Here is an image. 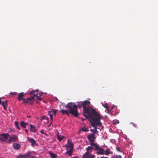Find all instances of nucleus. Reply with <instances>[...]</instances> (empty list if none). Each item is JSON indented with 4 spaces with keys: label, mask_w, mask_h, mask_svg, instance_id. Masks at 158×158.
<instances>
[{
    "label": "nucleus",
    "mask_w": 158,
    "mask_h": 158,
    "mask_svg": "<svg viewBox=\"0 0 158 158\" xmlns=\"http://www.w3.org/2000/svg\"><path fill=\"white\" fill-rule=\"evenodd\" d=\"M78 104L76 105L75 103L73 102H69L65 106V107L68 109L69 113L75 117H77L79 113L77 111V108H81L83 107V114L86 118H92V117L98 115L99 113L95 110L90 106L86 107V106L90 104V102L89 101L85 100L84 102H77Z\"/></svg>",
    "instance_id": "nucleus-1"
},
{
    "label": "nucleus",
    "mask_w": 158,
    "mask_h": 158,
    "mask_svg": "<svg viewBox=\"0 0 158 158\" xmlns=\"http://www.w3.org/2000/svg\"><path fill=\"white\" fill-rule=\"evenodd\" d=\"M102 118L100 114L98 115L92 117V118H88L89 119L90 122L91 126L94 128V129H91L90 131L93 132V134H98V131H97L96 127L97 126H102V124L101 122L100 121V120Z\"/></svg>",
    "instance_id": "nucleus-2"
},
{
    "label": "nucleus",
    "mask_w": 158,
    "mask_h": 158,
    "mask_svg": "<svg viewBox=\"0 0 158 158\" xmlns=\"http://www.w3.org/2000/svg\"><path fill=\"white\" fill-rule=\"evenodd\" d=\"M33 153H35V152L34 151H28L23 155L19 154L16 157L17 158H28L29 157L30 158H36V156H32Z\"/></svg>",
    "instance_id": "nucleus-3"
},
{
    "label": "nucleus",
    "mask_w": 158,
    "mask_h": 158,
    "mask_svg": "<svg viewBox=\"0 0 158 158\" xmlns=\"http://www.w3.org/2000/svg\"><path fill=\"white\" fill-rule=\"evenodd\" d=\"M87 138L90 142V145L91 146H94L97 144V143H94L96 137L94 134H89L87 136Z\"/></svg>",
    "instance_id": "nucleus-4"
},
{
    "label": "nucleus",
    "mask_w": 158,
    "mask_h": 158,
    "mask_svg": "<svg viewBox=\"0 0 158 158\" xmlns=\"http://www.w3.org/2000/svg\"><path fill=\"white\" fill-rule=\"evenodd\" d=\"M93 147H95V150L97 151L96 154L98 155L99 154L102 155L104 154V149L99 147V145L97 144Z\"/></svg>",
    "instance_id": "nucleus-5"
},
{
    "label": "nucleus",
    "mask_w": 158,
    "mask_h": 158,
    "mask_svg": "<svg viewBox=\"0 0 158 158\" xmlns=\"http://www.w3.org/2000/svg\"><path fill=\"white\" fill-rule=\"evenodd\" d=\"M9 135L6 133H2L0 135V141L2 142L6 141L8 139Z\"/></svg>",
    "instance_id": "nucleus-6"
},
{
    "label": "nucleus",
    "mask_w": 158,
    "mask_h": 158,
    "mask_svg": "<svg viewBox=\"0 0 158 158\" xmlns=\"http://www.w3.org/2000/svg\"><path fill=\"white\" fill-rule=\"evenodd\" d=\"M18 141V137L16 135H13L7 141V142L8 143H10L11 142H14Z\"/></svg>",
    "instance_id": "nucleus-7"
},
{
    "label": "nucleus",
    "mask_w": 158,
    "mask_h": 158,
    "mask_svg": "<svg viewBox=\"0 0 158 158\" xmlns=\"http://www.w3.org/2000/svg\"><path fill=\"white\" fill-rule=\"evenodd\" d=\"M95 156L94 155H92L90 153L86 152L83 154L82 158H94Z\"/></svg>",
    "instance_id": "nucleus-8"
},
{
    "label": "nucleus",
    "mask_w": 158,
    "mask_h": 158,
    "mask_svg": "<svg viewBox=\"0 0 158 158\" xmlns=\"http://www.w3.org/2000/svg\"><path fill=\"white\" fill-rule=\"evenodd\" d=\"M68 148H72L73 149V144L71 142V141H70L69 140H68L67 141V144L63 146Z\"/></svg>",
    "instance_id": "nucleus-9"
},
{
    "label": "nucleus",
    "mask_w": 158,
    "mask_h": 158,
    "mask_svg": "<svg viewBox=\"0 0 158 158\" xmlns=\"http://www.w3.org/2000/svg\"><path fill=\"white\" fill-rule=\"evenodd\" d=\"M27 140L29 141V142L31 143V146L32 147H34L36 145V142L33 138H30L29 137H27Z\"/></svg>",
    "instance_id": "nucleus-10"
},
{
    "label": "nucleus",
    "mask_w": 158,
    "mask_h": 158,
    "mask_svg": "<svg viewBox=\"0 0 158 158\" xmlns=\"http://www.w3.org/2000/svg\"><path fill=\"white\" fill-rule=\"evenodd\" d=\"M66 149L67 151L64 154L69 156H71L73 153V149L66 148Z\"/></svg>",
    "instance_id": "nucleus-11"
},
{
    "label": "nucleus",
    "mask_w": 158,
    "mask_h": 158,
    "mask_svg": "<svg viewBox=\"0 0 158 158\" xmlns=\"http://www.w3.org/2000/svg\"><path fill=\"white\" fill-rule=\"evenodd\" d=\"M13 147L14 149L18 150L20 149L21 146L20 144L15 143L13 144Z\"/></svg>",
    "instance_id": "nucleus-12"
},
{
    "label": "nucleus",
    "mask_w": 158,
    "mask_h": 158,
    "mask_svg": "<svg viewBox=\"0 0 158 158\" xmlns=\"http://www.w3.org/2000/svg\"><path fill=\"white\" fill-rule=\"evenodd\" d=\"M85 149L86 150H87V152H86L90 153L92 152L93 149L95 150V147L91 146H88V147L86 148Z\"/></svg>",
    "instance_id": "nucleus-13"
},
{
    "label": "nucleus",
    "mask_w": 158,
    "mask_h": 158,
    "mask_svg": "<svg viewBox=\"0 0 158 158\" xmlns=\"http://www.w3.org/2000/svg\"><path fill=\"white\" fill-rule=\"evenodd\" d=\"M68 110H60V112L62 114H67L68 116H69V113H69V109Z\"/></svg>",
    "instance_id": "nucleus-14"
},
{
    "label": "nucleus",
    "mask_w": 158,
    "mask_h": 158,
    "mask_svg": "<svg viewBox=\"0 0 158 158\" xmlns=\"http://www.w3.org/2000/svg\"><path fill=\"white\" fill-rule=\"evenodd\" d=\"M30 130L31 131L35 132L36 131V129L35 127V126H33L31 124L30 125Z\"/></svg>",
    "instance_id": "nucleus-15"
},
{
    "label": "nucleus",
    "mask_w": 158,
    "mask_h": 158,
    "mask_svg": "<svg viewBox=\"0 0 158 158\" xmlns=\"http://www.w3.org/2000/svg\"><path fill=\"white\" fill-rule=\"evenodd\" d=\"M38 90L36 89L35 90H32L30 92V94L33 95L34 96H36L38 94Z\"/></svg>",
    "instance_id": "nucleus-16"
},
{
    "label": "nucleus",
    "mask_w": 158,
    "mask_h": 158,
    "mask_svg": "<svg viewBox=\"0 0 158 158\" xmlns=\"http://www.w3.org/2000/svg\"><path fill=\"white\" fill-rule=\"evenodd\" d=\"M24 95L23 92L19 93L18 95V98L19 101H20L22 100H23V97Z\"/></svg>",
    "instance_id": "nucleus-17"
},
{
    "label": "nucleus",
    "mask_w": 158,
    "mask_h": 158,
    "mask_svg": "<svg viewBox=\"0 0 158 158\" xmlns=\"http://www.w3.org/2000/svg\"><path fill=\"white\" fill-rule=\"evenodd\" d=\"M48 153L51 156L50 158H57L56 154L52 153L50 151H48Z\"/></svg>",
    "instance_id": "nucleus-18"
},
{
    "label": "nucleus",
    "mask_w": 158,
    "mask_h": 158,
    "mask_svg": "<svg viewBox=\"0 0 158 158\" xmlns=\"http://www.w3.org/2000/svg\"><path fill=\"white\" fill-rule=\"evenodd\" d=\"M28 124V123H25L23 121H22L20 123V125L21 127L25 128L26 127V125Z\"/></svg>",
    "instance_id": "nucleus-19"
},
{
    "label": "nucleus",
    "mask_w": 158,
    "mask_h": 158,
    "mask_svg": "<svg viewBox=\"0 0 158 158\" xmlns=\"http://www.w3.org/2000/svg\"><path fill=\"white\" fill-rule=\"evenodd\" d=\"M41 120H44L45 121L44 122V123H48V118L45 116H42V118H41Z\"/></svg>",
    "instance_id": "nucleus-20"
},
{
    "label": "nucleus",
    "mask_w": 158,
    "mask_h": 158,
    "mask_svg": "<svg viewBox=\"0 0 158 158\" xmlns=\"http://www.w3.org/2000/svg\"><path fill=\"white\" fill-rule=\"evenodd\" d=\"M112 153V152L110 151V149H107L106 150L104 151V154L108 155L109 154H111Z\"/></svg>",
    "instance_id": "nucleus-21"
},
{
    "label": "nucleus",
    "mask_w": 158,
    "mask_h": 158,
    "mask_svg": "<svg viewBox=\"0 0 158 158\" xmlns=\"http://www.w3.org/2000/svg\"><path fill=\"white\" fill-rule=\"evenodd\" d=\"M59 133H58L57 135V139L59 141H61L62 140L63 138H64V137L62 135H59Z\"/></svg>",
    "instance_id": "nucleus-22"
},
{
    "label": "nucleus",
    "mask_w": 158,
    "mask_h": 158,
    "mask_svg": "<svg viewBox=\"0 0 158 158\" xmlns=\"http://www.w3.org/2000/svg\"><path fill=\"white\" fill-rule=\"evenodd\" d=\"M30 99V98H27L26 99H23V100L24 103H28L30 101H31Z\"/></svg>",
    "instance_id": "nucleus-23"
},
{
    "label": "nucleus",
    "mask_w": 158,
    "mask_h": 158,
    "mask_svg": "<svg viewBox=\"0 0 158 158\" xmlns=\"http://www.w3.org/2000/svg\"><path fill=\"white\" fill-rule=\"evenodd\" d=\"M1 104H2V106L3 107L4 109L5 110H6V106H7V105L6 104V103H5L4 102H2Z\"/></svg>",
    "instance_id": "nucleus-24"
},
{
    "label": "nucleus",
    "mask_w": 158,
    "mask_h": 158,
    "mask_svg": "<svg viewBox=\"0 0 158 158\" xmlns=\"http://www.w3.org/2000/svg\"><path fill=\"white\" fill-rule=\"evenodd\" d=\"M81 130L84 132H87L88 131V129L84 127L81 128Z\"/></svg>",
    "instance_id": "nucleus-25"
},
{
    "label": "nucleus",
    "mask_w": 158,
    "mask_h": 158,
    "mask_svg": "<svg viewBox=\"0 0 158 158\" xmlns=\"http://www.w3.org/2000/svg\"><path fill=\"white\" fill-rule=\"evenodd\" d=\"M48 114L50 116V118L52 121L53 120V114H52V113H51V112L50 111L48 112Z\"/></svg>",
    "instance_id": "nucleus-26"
},
{
    "label": "nucleus",
    "mask_w": 158,
    "mask_h": 158,
    "mask_svg": "<svg viewBox=\"0 0 158 158\" xmlns=\"http://www.w3.org/2000/svg\"><path fill=\"white\" fill-rule=\"evenodd\" d=\"M15 127L18 129H20V127L19 125V123L18 122H15Z\"/></svg>",
    "instance_id": "nucleus-27"
},
{
    "label": "nucleus",
    "mask_w": 158,
    "mask_h": 158,
    "mask_svg": "<svg viewBox=\"0 0 158 158\" xmlns=\"http://www.w3.org/2000/svg\"><path fill=\"white\" fill-rule=\"evenodd\" d=\"M102 106L106 109H108V106L107 103H106L105 104H102Z\"/></svg>",
    "instance_id": "nucleus-28"
},
{
    "label": "nucleus",
    "mask_w": 158,
    "mask_h": 158,
    "mask_svg": "<svg viewBox=\"0 0 158 158\" xmlns=\"http://www.w3.org/2000/svg\"><path fill=\"white\" fill-rule=\"evenodd\" d=\"M113 158H122L121 156L119 155H116L112 156Z\"/></svg>",
    "instance_id": "nucleus-29"
},
{
    "label": "nucleus",
    "mask_w": 158,
    "mask_h": 158,
    "mask_svg": "<svg viewBox=\"0 0 158 158\" xmlns=\"http://www.w3.org/2000/svg\"><path fill=\"white\" fill-rule=\"evenodd\" d=\"M57 110H52V111H50L51 112V113H52L53 114L56 115V113L57 111Z\"/></svg>",
    "instance_id": "nucleus-30"
},
{
    "label": "nucleus",
    "mask_w": 158,
    "mask_h": 158,
    "mask_svg": "<svg viewBox=\"0 0 158 158\" xmlns=\"http://www.w3.org/2000/svg\"><path fill=\"white\" fill-rule=\"evenodd\" d=\"M36 97L37 99H38L40 101H41V100H42V99L41 97H39L37 95Z\"/></svg>",
    "instance_id": "nucleus-31"
},
{
    "label": "nucleus",
    "mask_w": 158,
    "mask_h": 158,
    "mask_svg": "<svg viewBox=\"0 0 158 158\" xmlns=\"http://www.w3.org/2000/svg\"><path fill=\"white\" fill-rule=\"evenodd\" d=\"M40 132L42 134L47 135V134L45 133L44 132V130H41L40 131Z\"/></svg>",
    "instance_id": "nucleus-32"
},
{
    "label": "nucleus",
    "mask_w": 158,
    "mask_h": 158,
    "mask_svg": "<svg viewBox=\"0 0 158 158\" xmlns=\"http://www.w3.org/2000/svg\"><path fill=\"white\" fill-rule=\"evenodd\" d=\"M10 94L11 95H17L16 93V92H11L10 93Z\"/></svg>",
    "instance_id": "nucleus-33"
},
{
    "label": "nucleus",
    "mask_w": 158,
    "mask_h": 158,
    "mask_svg": "<svg viewBox=\"0 0 158 158\" xmlns=\"http://www.w3.org/2000/svg\"><path fill=\"white\" fill-rule=\"evenodd\" d=\"M34 97L35 96H32L31 97V98H30V100H31V101H32L34 99Z\"/></svg>",
    "instance_id": "nucleus-34"
},
{
    "label": "nucleus",
    "mask_w": 158,
    "mask_h": 158,
    "mask_svg": "<svg viewBox=\"0 0 158 158\" xmlns=\"http://www.w3.org/2000/svg\"><path fill=\"white\" fill-rule=\"evenodd\" d=\"M32 101H30L28 103L29 104V105H32L33 103L32 102Z\"/></svg>",
    "instance_id": "nucleus-35"
},
{
    "label": "nucleus",
    "mask_w": 158,
    "mask_h": 158,
    "mask_svg": "<svg viewBox=\"0 0 158 158\" xmlns=\"http://www.w3.org/2000/svg\"><path fill=\"white\" fill-rule=\"evenodd\" d=\"M24 131H25L26 133L27 134H28V131L27 129H25Z\"/></svg>",
    "instance_id": "nucleus-36"
},
{
    "label": "nucleus",
    "mask_w": 158,
    "mask_h": 158,
    "mask_svg": "<svg viewBox=\"0 0 158 158\" xmlns=\"http://www.w3.org/2000/svg\"><path fill=\"white\" fill-rule=\"evenodd\" d=\"M132 125L133 126H134L135 127H136V125L135 124H134V123H132Z\"/></svg>",
    "instance_id": "nucleus-37"
},
{
    "label": "nucleus",
    "mask_w": 158,
    "mask_h": 158,
    "mask_svg": "<svg viewBox=\"0 0 158 158\" xmlns=\"http://www.w3.org/2000/svg\"><path fill=\"white\" fill-rule=\"evenodd\" d=\"M7 102H8V101L7 100H6L5 101V102H5V103H6V104L7 105Z\"/></svg>",
    "instance_id": "nucleus-38"
},
{
    "label": "nucleus",
    "mask_w": 158,
    "mask_h": 158,
    "mask_svg": "<svg viewBox=\"0 0 158 158\" xmlns=\"http://www.w3.org/2000/svg\"><path fill=\"white\" fill-rule=\"evenodd\" d=\"M117 150L118 151H120L119 148H117Z\"/></svg>",
    "instance_id": "nucleus-39"
},
{
    "label": "nucleus",
    "mask_w": 158,
    "mask_h": 158,
    "mask_svg": "<svg viewBox=\"0 0 158 158\" xmlns=\"http://www.w3.org/2000/svg\"><path fill=\"white\" fill-rule=\"evenodd\" d=\"M71 158H78V157L77 156H75L74 157H72Z\"/></svg>",
    "instance_id": "nucleus-40"
},
{
    "label": "nucleus",
    "mask_w": 158,
    "mask_h": 158,
    "mask_svg": "<svg viewBox=\"0 0 158 158\" xmlns=\"http://www.w3.org/2000/svg\"><path fill=\"white\" fill-rule=\"evenodd\" d=\"M114 108V106H112V107H111V109H112Z\"/></svg>",
    "instance_id": "nucleus-41"
},
{
    "label": "nucleus",
    "mask_w": 158,
    "mask_h": 158,
    "mask_svg": "<svg viewBox=\"0 0 158 158\" xmlns=\"http://www.w3.org/2000/svg\"><path fill=\"white\" fill-rule=\"evenodd\" d=\"M27 117L28 118H30L31 117V116H28V115H27Z\"/></svg>",
    "instance_id": "nucleus-42"
},
{
    "label": "nucleus",
    "mask_w": 158,
    "mask_h": 158,
    "mask_svg": "<svg viewBox=\"0 0 158 158\" xmlns=\"http://www.w3.org/2000/svg\"><path fill=\"white\" fill-rule=\"evenodd\" d=\"M2 102L1 101V100L0 99V104H1Z\"/></svg>",
    "instance_id": "nucleus-43"
}]
</instances>
